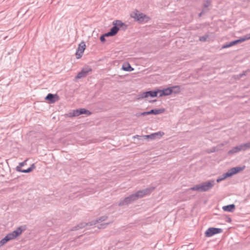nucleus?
Returning a JSON list of instances; mask_svg holds the SVG:
<instances>
[{"label": "nucleus", "instance_id": "obj_28", "mask_svg": "<svg viewBox=\"0 0 250 250\" xmlns=\"http://www.w3.org/2000/svg\"><path fill=\"white\" fill-rule=\"evenodd\" d=\"M171 88L172 89V92L174 90V92L175 93H179L180 91V87L179 85L173 86L171 87Z\"/></svg>", "mask_w": 250, "mask_h": 250}, {"label": "nucleus", "instance_id": "obj_18", "mask_svg": "<svg viewBox=\"0 0 250 250\" xmlns=\"http://www.w3.org/2000/svg\"><path fill=\"white\" fill-rule=\"evenodd\" d=\"M241 150L242 148H241L239 145L233 147L229 151L228 153L229 154H232L239 152Z\"/></svg>", "mask_w": 250, "mask_h": 250}, {"label": "nucleus", "instance_id": "obj_16", "mask_svg": "<svg viewBox=\"0 0 250 250\" xmlns=\"http://www.w3.org/2000/svg\"><path fill=\"white\" fill-rule=\"evenodd\" d=\"M165 111L164 108L153 109L150 110L151 114L158 115L163 113Z\"/></svg>", "mask_w": 250, "mask_h": 250}, {"label": "nucleus", "instance_id": "obj_19", "mask_svg": "<svg viewBox=\"0 0 250 250\" xmlns=\"http://www.w3.org/2000/svg\"><path fill=\"white\" fill-rule=\"evenodd\" d=\"M80 115L79 109L73 110L68 113V115L69 117H76Z\"/></svg>", "mask_w": 250, "mask_h": 250}, {"label": "nucleus", "instance_id": "obj_9", "mask_svg": "<svg viewBox=\"0 0 250 250\" xmlns=\"http://www.w3.org/2000/svg\"><path fill=\"white\" fill-rule=\"evenodd\" d=\"M131 16L139 22L144 21L145 19L146 18V15L139 12L138 11L131 14Z\"/></svg>", "mask_w": 250, "mask_h": 250}, {"label": "nucleus", "instance_id": "obj_14", "mask_svg": "<svg viewBox=\"0 0 250 250\" xmlns=\"http://www.w3.org/2000/svg\"><path fill=\"white\" fill-rule=\"evenodd\" d=\"M131 202L128 197L125 198L124 199L120 200L118 204V206L122 207L125 205H127L130 204Z\"/></svg>", "mask_w": 250, "mask_h": 250}, {"label": "nucleus", "instance_id": "obj_38", "mask_svg": "<svg viewBox=\"0 0 250 250\" xmlns=\"http://www.w3.org/2000/svg\"><path fill=\"white\" fill-rule=\"evenodd\" d=\"M150 112V111L145 112L146 115H148L151 114Z\"/></svg>", "mask_w": 250, "mask_h": 250}, {"label": "nucleus", "instance_id": "obj_40", "mask_svg": "<svg viewBox=\"0 0 250 250\" xmlns=\"http://www.w3.org/2000/svg\"><path fill=\"white\" fill-rule=\"evenodd\" d=\"M136 116L137 117H140V116H141V115H140V113H136Z\"/></svg>", "mask_w": 250, "mask_h": 250}, {"label": "nucleus", "instance_id": "obj_39", "mask_svg": "<svg viewBox=\"0 0 250 250\" xmlns=\"http://www.w3.org/2000/svg\"><path fill=\"white\" fill-rule=\"evenodd\" d=\"M140 115H141V116H146L145 112L140 113Z\"/></svg>", "mask_w": 250, "mask_h": 250}, {"label": "nucleus", "instance_id": "obj_6", "mask_svg": "<svg viewBox=\"0 0 250 250\" xmlns=\"http://www.w3.org/2000/svg\"><path fill=\"white\" fill-rule=\"evenodd\" d=\"M223 232V229L220 228H209L205 232V236L207 237H211L216 234Z\"/></svg>", "mask_w": 250, "mask_h": 250}, {"label": "nucleus", "instance_id": "obj_20", "mask_svg": "<svg viewBox=\"0 0 250 250\" xmlns=\"http://www.w3.org/2000/svg\"><path fill=\"white\" fill-rule=\"evenodd\" d=\"M158 93H159L158 90L157 91H146L147 97L149 96L151 97H155L157 96Z\"/></svg>", "mask_w": 250, "mask_h": 250}, {"label": "nucleus", "instance_id": "obj_27", "mask_svg": "<svg viewBox=\"0 0 250 250\" xmlns=\"http://www.w3.org/2000/svg\"><path fill=\"white\" fill-rule=\"evenodd\" d=\"M137 99L138 100H140V99H144V98H147V94H146V92H143L142 93H140L139 94H138L137 95Z\"/></svg>", "mask_w": 250, "mask_h": 250}, {"label": "nucleus", "instance_id": "obj_8", "mask_svg": "<svg viewBox=\"0 0 250 250\" xmlns=\"http://www.w3.org/2000/svg\"><path fill=\"white\" fill-rule=\"evenodd\" d=\"M85 49V44L84 42H82L79 45L76 52V56L77 59L81 58L83 54V53Z\"/></svg>", "mask_w": 250, "mask_h": 250}, {"label": "nucleus", "instance_id": "obj_24", "mask_svg": "<svg viewBox=\"0 0 250 250\" xmlns=\"http://www.w3.org/2000/svg\"><path fill=\"white\" fill-rule=\"evenodd\" d=\"M80 114H87V115H90L91 113L88 110L85 109V108H80Z\"/></svg>", "mask_w": 250, "mask_h": 250}, {"label": "nucleus", "instance_id": "obj_41", "mask_svg": "<svg viewBox=\"0 0 250 250\" xmlns=\"http://www.w3.org/2000/svg\"><path fill=\"white\" fill-rule=\"evenodd\" d=\"M228 221H229V222H230V221H231V219H230V218H229V219H228Z\"/></svg>", "mask_w": 250, "mask_h": 250}, {"label": "nucleus", "instance_id": "obj_34", "mask_svg": "<svg viewBox=\"0 0 250 250\" xmlns=\"http://www.w3.org/2000/svg\"><path fill=\"white\" fill-rule=\"evenodd\" d=\"M207 11V10L203 9L202 11L199 14V15H198L199 17H201L202 16V15L203 14H204Z\"/></svg>", "mask_w": 250, "mask_h": 250}, {"label": "nucleus", "instance_id": "obj_7", "mask_svg": "<svg viewBox=\"0 0 250 250\" xmlns=\"http://www.w3.org/2000/svg\"><path fill=\"white\" fill-rule=\"evenodd\" d=\"M92 71V69L89 66L83 68L81 71L79 72L77 75L75 77V79H79L86 77L89 72Z\"/></svg>", "mask_w": 250, "mask_h": 250}, {"label": "nucleus", "instance_id": "obj_13", "mask_svg": "<svg viewBox=\"0 0 250 250\" xmlns=\"http://www.w3.org/2000/svg\"><path fill=\"white\" fill-rule=\"evenodd\" d=\"M159 94V97H162L163 96H167L171 94L172 93V89L171 87H168L165 89H164L162 90H158Z\"/></svg>", "mask_w": 250, "mask_h": 250}, {"label": "nucleus", "instance_id": "obj_1", "mask_svg": "<svg viewBox=\"0 0 250 250\" xmlns=\"http://www.w3.org/2000/svg\"><path fill=\"white\" fill-rule=\"evenodd\" d=\"M215 185V181L213 180H209L201 184L197 185L190 188V190H196L200 192L207 191L212 188Z\"/></svg>", "mask_w": 250, "mask_h": 250}, {"label": "nucleus", "instance_id": "obj_35", "mask_svg": "<svg viewBox=\"0 0 250 250\" xmlns=\"http://www.w3.org/2000/svg\"><path fill=\"white\" fill-rule=\"evenodd\" d=\"M246 72H247V71H245V72H243V73L242 74H240L238 75L239 78H242L243 76L246 75Z\"/></svg>", "mask_w": 250, "mask_h": 250}, {"label": "nucleus", "instance_id": "obj_15", "mask_svg": "<svg viewBox=\"0 0 250 250\" xmlns=\"http://www.w3.org/2000/svg\"><path fill=\"white\" fill-rule=\"evenodd\" d=\"M235 208V206L234 204H230L223 207V209L225 211L228 212H233Z\"/></svg>", "mask_w": 250, "mask_h": 250}, {"label": "nucleus", "instance_id": "obj_33", "mask_svg": "<svg viewBox=\"0 0 250 250\" xmlns=\"http://www.w3.org/2000/svg\"><path fill=\"white\" fill-rule=\"evenodd\" d=\"M109 224V223H104V224H101L100 226H98V228L99 229H104L105 228L107 225H108Z\"/></svg>", "mask_w": 250, "mask_h": 250}, {"label": "nucleus", "instance_id": "obj_26", "mask_svg": "<svg viewBox=\"0 0 250 250\" xmlns=\"http://www.w3.org/2000/svg\"><path fill=\"white\" fill-rule=\"evenodd\" d=\"M87 225V224L86 223H81L78 225L77 226L74 227V229H72V230H78L80 229H82L84 228Z\"/></svg>", "mask_w": 250, "mask_h": 250}, {"label": "nucleus", "instance_id": "obj_4", "mask_svg": "<svg viewBox=\"0 0 250 250\" xmlns=\"http://www.w3.org/2000/svg\"><path fill=\"white\" fill-rule=\"evenodd\" d=\"M22 231V229H21V227H20L13 232L8 233L5 238L8 242L9 241L14 239L17 236H19L21 233Z\"/></svg>", "mask_w": 250, "mask_h": 250}, {"label": "nucleus", "instance_id": "obj_21", "mask_svg": "<svg viewBox=\"0 0 250 250\" xmlns=\"http://www.w3.org/2000/svg\"><path fill=\"white\" fill-rule=\"evenodd\" d=\"M240 147L242 148V150H246L250 148V142L241 144Z\"/></svg>", "mask_w": 250, "mask_h": 250}, {"label": "nucleus", "instance_id": "obj_10", "mask_svg": "<svg viewBox=\"0 0 250 250\" xmlns=\"http://www.w3.org/2000/svg\"><path fill=\"white\" fill-rule=\"evenodd\" d=\"M245 166H243L242 167H234L228 170L230 176L241 171L245 169Z\"/></svg>", "mask_w": 250, "mask_h": 250}, {"label": "nucleus", "instance_id": "obj_23", "mask_svg": "<svg viewBox=\"0 0 250 250\" xmlns=\"http://www.w3.org/2000/svg\"><path fill=\"white\" fill-rule=\"evenodd\" d=\"M27 160H25L23 162L20 163L19 165L16 167V170L17 171L21 172L23 169H21V167L26 164Z\"/></svg>", "mask_w": 250, "mask_h": 250}, {"label": "nucleus", "instance_id": "obj_31", "mask_svg": "<svg viewBox=\"0 0 250 250\" xmlns=\"http://www.w3.org/2000/svg\"><path fill=\"white\" fill-rule=\"evenodd\" d=\"M8 242V241L6 240V239L4 237L3 239H2L0 241V247L4 245L5 243H6Z\"/></svg>", "mask_w": 250, "mask_h": 250}, {"label": "nucleus", "instance_id": "obj_32", "mask_svg": "<svg viewBox=\"0 0 250 250\" xmlns=\"http://www.w3.org/2000/svg\"><path fill=\"white\" fill-rule=\"evenodd\" d=\"M210 1L209 0H206L204 4L203 9L205 10V8L208 7L210 5Z\"/></svg>", "mask_w": 250, "mask_h": 250}, {"label": "nucleus", "instance_id": "obj_37", "mask_svg": "<svg viewBox=\"0 0 250 250\" xmlns=\"http://www.w3.org/2000/svg\"><path fill=\"white\" fill-rule=\"evenodd\" d=\"M152 136V135H147L144 136V137L145 139H147V138H149L150 136Z\"/></svg>", "mask_w": 250, "mask_h": 250}, {"label": "nucleus", "instance_id": "obj_25", "mask_svg": "<svg viewBox=\"0 0 250 250\" xmlns=\"http://www.w3.org/2000/svg\"><path fill=\"white\" fill-rule=\"evenodd\" d=\"M35 168V165L33 164H32L30 167L27 168V169H23L22 171H21V172L23 173H29L32 171L34 168Z\"/></svg>", "mask_w": 250, "mask_h": 250}, {"label": "nucleus", "instance_id": "obj_12", "mask_svg": "<svg viewBox=\"0 0 250 250\" xmlns=\"http://www.w3.org/2000/svg\"><path fill=\"white\" fill-rule=\"evenodd\" d=\"M116 28L110 29V31L102 35L100 37V40L102 42H104L105 41V37L114 36L116 35Z\"/></svg>", "mask_w": 250, "mask_h": 250}, {"label": "nucleus", "instance_id": "obj_22", "mask_svg": "<svg viewBox=\"0 0 250 250\" xmlns=\"http://www.w3.org/2000/svg\"><path fill=\"white\" fill-rule=\"evenodd\" d=\"M122 69L126 71H131L133 70L134 69L131 66V65L129 63H127L126 65H123Z\"/></svg>", "mask_w": 250, "mask_h": 250}, {"label": "nucleus", "instance_id": "obj_30", "mask_svg": "<svg viewBox=\"0 0 250 250\" xmlns=\"http://www.w3.org/2000/svg\"><path fill=\"white\" fill-rule=\"evenodd\" d=\"M163 134H164V133L163 132L162 135H163ZM151 135H152V136H150L149 138L150 139H154L155 138V136H158L159 135H160V136H162L161 132H158L157 133H153V134H151Z\"/></svg>", "mask_w": 250, "mask_h": 250}, {"label": "nucleus", "instance_id": "obj_11", "mask_svg": "<svg viewBox=\"0 0 250 250\" xmlns=\"http://www.w3.org/2000/svg\"><path fill=\"white\" fill-rule=\"evenodd\" d=\"M45 99L49 101L50 104H53L59 100V96L57 94L49 93L46 96Z\"/></svg>", "mask_w": 250, "mask_h": 250}, {"label": "nucleus", "instance_id": "obj_17", "mask_svg": "<svg viewBox=\"0 0 250 250\" xmlns=\"http://www.w3.org/2000/svg\"><path fill=\"white\" fill-rule=\"evenodd\" d=\"M231 177V176H230L229 171H228L227 172L224 173L223 175H222L221 176L219 177L217 179L216 182L217 183H219L221 181L225 180L226 178H227L228 177Z\"/></svg>", "mask_w": 250, "mask_h": 250}, {"label": "nucleus", "instance_id": "obj_5", "mask_svg": "<svg viewBox=\"0 0 250 250\" xmlns=\"http://www.w3.org/2000/svg\"><path fill=\"white\" fill-rule=\"evenodd\" d=\"M113 26L111 29L116 28V34L119 31L120 28L125 30L127 28V25L120 20H116L113 22Z\"/></svg>", "mask_w": 250, "mask_h": 250}, {"label": "nucleus", "instance_id": "obj_2", "mask_svg": "<svg viewBox=\"0 0 250 250\" xmlns=\"http://www.w3.org/2000/svg\"><path fill=\"white\" fill-rule=\"evenodd\" d=\"M154 188L151 187L145 188L143 190H138L135 193L129 195L128 196V197L129 198L130 202L132 203V202L136 201L139 198H142L145 195L150 193L154 190Z\"/></svg>", "mask_w": 250, "mask_h": 250}, {"label": "nucleus", "instance_id": "obj_36", "mask_svg": "<svg viewBox=\"0 0 250 250\" xmlns=\"http://www.w3.org/2000/svg\"><path fill=\"white\" fill-rule=\"evenodd\" d=\"M206 40V38L205 37H202L200 39V40L201 41H205Z\"/></svg>", "mask_w": 250, "mask_h": 250}, {"label": "nucleus", "instance_id": "obj_29", "mask_svg": "<svg viewBox=\"0 0 250 250\" xmlns=\"http://www.w3.org/2000/svg\"><path fill=\"white\" fill-rule=\"evenodd\" d=\"M107 218V216H103L100 217L98 220H97L96 221V223H95V224H96V223H99V222L104 221L106 220Z\"/></svg>", "mask_w": 250, "mask_h": 250}, {"label": "nucleus", "instance_id": "obj_3", "mask_svg": "<svg viewBox=\"0 0 250 250\" xmlns=\"http://www.w3.org/2000/svg\"><path fill=\"white\" fill-rule=\"evenodd\" d=\"M250 39V33L248 34L241 38L239 39L227 43L222 46V48H226L235 45L237 43H241L243 42Z\"/></svg>", "mask_w": 250, "mask_h": 250}]
</instances>
